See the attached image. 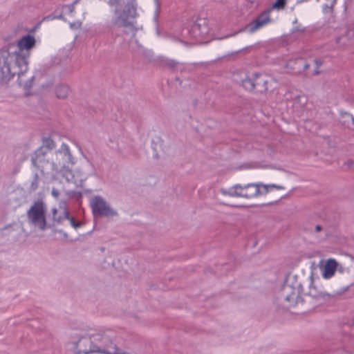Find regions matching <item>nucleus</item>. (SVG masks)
<instances>
[{"mask_svg":"<svg viewBox=\"0 0 354 354\" xmlns=\"http://www.w3.org/2000/svg\"><path fill=\"white\" fill-rule=\"evenodd\" d=\"M35 45L33 36L27 35L21 37L17 44V50L8 53L2 67L3 74L11 77L18 75L19 84L24 88H30L33 82L34 76H26L28 69V58L30 50Z\"/></svg>","mask_w":354,"mask_h":354,"instance_id":"f257e3e1","label":"nucleus"},{"mask_svg":"<svg viewBox=\"0 0 354 354\" xmlns=\"http://www.w3.org/2000/svg\"><path fill=\"white\" fill-rule=\"evenodd\" d=\"M111 6H114V17L111 24L114 26L123 27L125 28V34L129 35L131 40L130 44H138L135 39L136 29L133 26V19L137 16V5L136 0H108Z\"/></svg>","mask_w":354,"mask_h":354,"instance_id":"f03ea898","label":"nucleus"},{"mask_svg":"<svg viewBox=\"0 0 354 354\" xmlns=\"http://www.w3.org/2000/svg\"><path fill=\"white\" fill-rule=\"evenodd\" d=\"M32 162L34 166L41 169L42 174L45 173L46 168L61 170L68 168L69 165L75 163L69 147L65 143H63L60 148L55 151L52 162H49L48 160H46L41 149L36 151L35 157L32 158Z\"/></svg>","mask_w":354,"mask_h":354,"instance_id":"7ed1b4c3","label":"nucleus"},{"mask_svg":"<svg viewBox=\"0 0 354 354\" xmlns=\"http://www.w3.org/2000/svg\"><path fill=\"white\" fill-rule=\"evenodd\" d=\"M284 189L283 186L279 185L264 184L259 182L245 185L236 184L228 189H221V192L225 196L250 199L266 195L274 189Z\"/></svg>","mask_w":354,"mask_h":354,"instance_id":"20e7f679","label":"nucleus"},{"mask_svg":"<svg viewBox=\"0 0 354 354\" xmlns=\"http://www.w3.org/2000/svg\"><path fill=\"white\" fill-rule=\"evenodd\" d=\"M46 213V206L42 201L34 202L27 211L28 224L34 229L44 231L48 227Z\"/></svg>","mask_w":354,"mask_h":354,"instance_id":"39448f33","label":"nucleus"},{"mask_svg":"<svg viewBox=\"0 0 354 354\" xmlns=\"http://www.w3.org/2000/svg\"><path fill=\"white\" fill-rule=\"evenodd\" d=\"M279 299L283 308L295 306L300 299L299 288L285 284L279 294Z\"/></svg>","mask_w":354,"mask_h":354,"instance_id":"423d86ee","label":"nucleus"},{"mask_svg":"<svg viewBox=\"0 0 354 354\" xmlns=\"http://www.w3.org/2000/svg\"><path fill=\"white\" fill-rule=\"evenodd\" d=\"M91 206L95 216L112 217L118 215L117 212L111 208L109 203L101 196H95L91 198Z\"/></svg>","mask_w":354,"mask_h":354,"instance_id":"0eeeda50","label":"nucleus"},{"mask_svg":"<svg viewBox=\"0 0 354 354\" xmlns=\"http://www.w3.org/2000/svg\"><path fill=\"white\" fill-rule=\"evenodd\" d=\"M270 21V19L269 17V12H264L259 15L253 21L245 26L244 30L250 33H253L263 26L269 24Z\"/></svg>","mask_w":354,"mask_h":354,"instance_id":"6e6552de","label":"nucleus"},{"mask_svg":"<svg viewBox=\"0 0 354 354\" xmlns=\"http://www.w3.org/2000/svg\"><path fill=\"white\" fill-rule=\"evenodd\" d=\"M209 32V28L204 19H201L192 26L191 37L196 40L203 39Z\"/></svg>","mask_w":354,"mask_h":354,"instance_id":"1a4fd4ad","label":"nucleus"},{"mask_svg":"<svg viewBox=\"0 0 354 354\" xmlns=\"http://www.w3.org/2000/svg\"><path fill=\"white\" fill-rule=\"evenodd\" d=\"M338 263L334 259H328L326 260L322 273V276L325 279L332 278L337 269Z\"/></svg>","mask_w":354,"mask_h":354,"instance_id":"9d476101","label":"nucleus"},{"mask_svg":"<svg viewBox=\"0 0 354 354\" xmlns=\"http://www.w3.org/2000/svg\"><path fill=\"white\" fill-rule=\"evenodd\" d=\"M53 222L61 224L64 220H68L69 213L66 209L65 205H60L59 209L53 208L52 209Z\"/></svg>","mask_w":354,"mask_h":354,"instance_id":"9b49d317","label":"nucleus"},{"mask_svg":"<svg viewBox=\"0 0 354 354\" xmlns=\"http://www.w3.org/2000/svg\"><path fill=\"white\" fill-rule=\"evenodd\" d=\"M308 294L317 300L327 301L331 297L330 294L319 290L313 282L309 286Z\"/></svg>","mask_w":354,"mask_h":354,"instance_id":"f8f14e48","label":"nucleus"},{"mask_svg":"<svg viewBox=\"0 0 354 354\" xmlns=\"http://www.w3.org/2000/svg\"><path fill=\"white\" fill-rule=\"evenodd\" d=\"M254 89L256 88L259 92H263L267 90L266 83L267 81L265 77L258 73H254Z\"/></svg>","mask_w":354,"mask_h":354,"instance_id":"ddd939ff","label":"nucleus"},{"mask_svg":"<svg viewBox=\"0 0 354 354\" xmlns=\"http://www.w3.org/2000/svg\"><path fill=\"white\" fill-rule=\"evenodd\" d=\"M254 80H255L254 73H252L250 75H247L242 80V86H243V88L245 90L251 91L254 89Z\"/></svg>","mask_w":354,"mask_h":354,"instance_id":"4468645a","label":"nucleus"},{"mask_svg":"<svg viewBox=\"0 0 354 354\" xmlns=\"http://www.w3.org/2000/svg\"><path fill=\"white\" fill-rule=\"evenodd\" d=\"M56 95L58 98L64 99L67 97L69 88L66 85H60L56 88Z\"/></svg>","mask_w":354,"mask_h":354,"instance_id":"2eb2a0df","label":"nucleus"},{"mask_svg":"<svg viewBox=\"0 0 354 354\" xmlns=\"http://www.w3.org/2000/svg\"><path fill=\"white\" fill-rule=\"evenodd\" d=\"M306 102V97L304 95H298L293 99V105L297 109H301Z\"/></svg>","mask_w":354,"mask_h":354,"instance_id":"dca6fc26","label":"nucleus"},{"mask_svg":"<svg viewBox=\"0 0 354 354\" xmlns=\"http://www.w3.org/2000/svg\"><path fill=\"white\" fill-rule=\"evenodd\" d=\"M39 182H40V178L39 176V175L37 174H35L32 177V179L30 183V186L28 188L29 191H30V192L36 191L39 187Z\"/></svg>","mask_w":354,"mask_h":354,"instance_id":"f3484780","label":"nucleus"},{"mask_svg":"<svg viewBox=\"0 0 354 354\" xmlns=\"http://www.w3.org/2000/svg\"><path fill=\"white\" fill-rule=\"evenodd\" d=\"M54 233H58L59 234L58 239L60 240H67L68 238V234L62 230H55Z\"/></svg>","mask_w":354,"mask_h":354,"instance_id":"a211bd4d","label":"nucleus"},{"mask_svg":"<svg viewBox=\"0 0 354 354\" xmlns=\"http://www.w3.org/2000/svg\"><path fill=\"white\" fill-rule=\"evenodd\" d=\"M64 176H66V179L68 183H73L77 184V182L73 180V176L71 171L66 170L64 174Z\"/></svg>","mask_w":354,"mask_h":354,"instance_id":"6ab92c4d","label":"nucleus"},{"mask_svg":"<svg viewBox=\"0 0 354 354\" xmlns=\"http://www.w3.org/2000/svg\"><path fill=\"white\" fill-rule=\"evenodd\" d=\"M286 4L285 0H277L273 4V8L277 9H282L284 8Z\"/></svg>","mask_w":354,"mask_h":354,"instance_id":"aec40b11","label":"nucleus"},{"mask_svg":"<svg viewBox=\"0 0 354 354\" xmlns=\"http://www.w3.org/2000/svg\"><path fill=\"white\" fill-rule=\"evenodd\" d=\"M82 21H76L73 23H70V28L73 30H78L82 27Z\"/></svg>","mask_w":354,"mask_h":354,"instance_id":"412c9836","label":"nucleus"},{"mask_svg":"<svg viewBox=\"0 0 354 354\" xmlns=\"http://www.w3.org/2000/svg\"><path fill=\"white\" fill-rule=\"evenodd\" d=\"M68 221H70L71 225L75 229H77L82 225V223L81 222H76L73 218L69 217Z\"/></svg>","mask_w":354,"mask_h":354,"instance_id":"4be33fe9","label":"nucleus"},{"mask_svg":"<svg viewBox=\"0 0 354 354\" xmlns=\"http://www.w3.org/2000/svg\"><path fill=\"white\" fill-rule=\"evenodd\" d=\"M64 9H66L69 14L73 13L75 11L74 3L64 6Z\"/></svg>","mask_w":354,"mask_h":354,"instance_id":"5701e85b","label":"nucleus"},{"mask_svg":"<svg viewBox=\"0 0 354 354\" xmlns=\"http://www.w3.org/2000/svg\"><path fill=\"white\" fill-rule=\"evenodd\" d=\"M51 194H52V196L54 198H57L59 197V194H60V192H59V191L57 189L53 188Z\"/></svg>","mask_w":354,"mask_h":354,"instance_id":"b1692460","label":"nucleus"},{"mask_svg":"<svg viewBox=\"0 0 354 354\" xmlns=\"http://www.w3.org/2000/svg\"><path fill=\"white\" fill-rule=\"evenodd\" d=\"M315 64L316 67L319 68L322 65V61L321 59H317L315 60Z\"/></svg>","mask_w":354,"mask_h":354,"instance_id":"393cba45","label":"nucleus"},{"mask_svg":"<svg viewBox=\"0 0 354 354\" xmlns=\"http://www.w3.org/2000/svg\"><path fill=\"white\" fill-rule=\"evenodd\" d=\"M344 116L347 118V119H350L352 120V124H354V118L353 117L352 115L349 114V113H345L344 114Z\"/></svg>","mask_w":354,"mask_h":354,"instance_id":"a878e982","label":"nucleus"},{"mask_svg":"<svg viewBox=\"0 0 354 354\" xmlns=\"http://www.w3.org/2000/svg\"><path fill=\"white\" fill-rule=\"evenodd\" d=\"M315 230H316V232H320V231L322 230V227H321V225H317L315 227Z\"/></svg>","mask_w":354,"mask_h":354,"instance_id":"bb28decb","label":"nucleus"},{"mask_svg":"<svg viewBox=\"0 0 354 354\" xmlns=\"http://www.w3.org/2000/svg\"><path fill=\"white\" fill-rule=\"evenodd\" d=\"M309 64H306V63H304V70H307L308 68H309Z\"/></svg>","mask_w":354,"mask_h":354,"instance_id":"cd10ccee","label":"nucleus"},{"mask_svg":"<svg viewBox=\"0 0 354 354\" xmlns=\"http://www.w3.org/2000/svg\"><path fill=\"white\" fill-rule=\"evenodd\" d=\"M48 142H49V143H48V147L52 148V147H53V140H49V141H48Z\"/></svg>","mask_w":354,"mask_h":354,"instance_id":"c85d7f7f","label":"nucleus"},{"mask_svg":"<svg viewBox=\"0 0 354 354\" xmlns=\"http://www.w3.org/2000/svg\"><path fill=\"white\" fill-rule=\"evenodd\" d=\"M318 69H319V68H317L314 71V73H313V74H314V75H318V74H319V71Z\"/></svg>","mask_w":354,"mask_h":354,"instance_id":"c756f323","label":"nucleus"},{"mask_svg":"<svg viewBox=\"0 0 354 354\" xmlns=\"http://www.w3.org/2000/svg\"><path fill=\"white\" fill-rule=\"evenodd\" d=\"M299 63H301V64H302V63H303V59H297V64H299Z\"/></svg>","mask_w":354,"mask_h":354,"instance_id":"7c9ffc66","label":"nucleus"},{"mask_svg":"<svg viewBox=\"0 0 354 354\" xmlns=\"http://www.w3.org/2000/svg\"><path fill=\"white\" fill-rule=\"evenodd\" d=\"M78 2L77 0H75L73 3H74V7L75 6V4Z\"/></svg>","mask_w":354,"mask_h":354,"instance_id":"2f4dec72","label":"nucleus"}]
</instances>
